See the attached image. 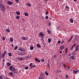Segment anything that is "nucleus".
Wrapping results in <instances>:
<instances>
[{
  "mask_svg": "<svg viewBox=\"0 0 79 79\" xmlns=\"http://www.w3.org/2000/svg\"><path fill=\"white\" fill-rule=\"evenodd\" d=\"M9 70L13 72L15 74H16V72H15L16 71V69L15 67H13V66H11L9 67Z\"/></svg>",
  "mask_w": 79,
  "mask_h": 79,
  "instance_id": "f257e3e1",
  "label": "nucleus"
},
{
  "mask_svg": "<svg viewBox=\"0 0 79 79\" xmlns=\"http://www.w3.org/2000/svg\"><path fill=\"white\" fill-rule=\"evenodd\" d=\"M0 8H1V10L2 11H5V10H6V7L5 6L2 4H0Z\"/></svg>",
  "mask_w": 79,
  "mask_h": 79,
  "instance_id": "f03ea898",
  "label": "nucleus"
},
{
  "mask_svg": "<svg viewBox=\"0 0 79 79\" xmlns=\"http://www.w3.org/2000/svg\"><path fill=\"white\" fill-rule=\"evenodd\" d=\"M45 36V34L44 33L41 32H40V33L39 34V37H40L41 38H44V37Z\"/></svg>",
  "mask_w": 79,
  "mask_h": 79,
  "instance_id": "7ed1b4c3",
  "label": "nucleus"
},
{
  "mask_svg": "<svg viewBox=\"0 0 79 79\" xmlns=\"http://www.w3.org/2000/svg\"><path fill=\"white\" fill-rule=\"evenodd\" d=\"M21 39L23 40H28V37H22Z\"/></svg>",
  "mask_w": 79,
  "mask_h": 79,
  "instance_id": "20e7f679",
  "label": "nucleus"
},
{
  "mask_svg": "<svg viewBox=\"0 0 79 79\" xmlns=\"http://www.w3.org/2000/svg\"><path fill=\"white\" fill-rule=\"evenodd\" d=\"M30 67L31 69L33 68H35V67H36L35 65H32V63H30Z\"/></svg>",
  "mask_w": 79,
  "mask_h": 79,
  "instance_id": "39448f33",
  "label": "nucleus"
},
{
  "mask_svg": "<svg viewBox=\"0 0 79 79\" xmlns=\"http://www.w3.org/2000/svg\"><path fill=\"white\" fill-rule=\"evenodd\" d=\"M7 4L9 5H13V3L12 2L10 1H8L7 2Z\"/></svg>",
  "mask_w": 79,
  "mask_h": 79,
  "instance_id": "423d86ee",
  "label": "nucleus"
},
{
  "mask_svg": "<svg viewBox=\"0 0 79 79\" xmlns=\"http://www.w3.org/2000/svg\"><path fill=\"white\" fill-rule=\"evenodd\" d=\"M38 79H45L44 77L42 75V74L39 77Z\"/></svg>",
  "mask_w": 79,
  "mask_h": 79,
  "instance_id": "0eeeda50",
  "label": "nucleus"
},
{
  "mask_svg": "<svg viewBox=\"0 0 79 79\" xmlns=\"http://www.w3.org/2000/svg\"><path fill=\"white\" fill-rule=\"evenodd\" d=\"M73 35H72L71 37H70V39L68 40V43H69V42H71V40H72V39H73Z\"/></svg>",
  "mask_w": 79,
  "mask_h": 79,
  "instance_id": "6e6552de",
  "label": "nucleus"
},
{
  "mask_svg": "<svg viewBox=\"0 0 79 79\" xmlns=\"http://www.w3.org/2000/svg\"><path fill=\"white\" fill-rule=\"evenodd\" d=\"M35 61L37 62H39V63H40V60H39L38 58L37 57L35 58Z\"/></svg>",
  "mask_w": 79,
  "mask_h": 79,
  "instance_id": "1a4fd4ad",
  "label": "nucleus"
},
{
  "mask_svg": "<svg viewBox=\"0 0 79 79\" xmlns=\"http://www.w3.org/2000/svg\"><path fill=\"white\" fill-rule=\"evenodd\" d=\"M73 73H74L75 74H77V73H79V70H73Z\"/></svg>",
  "mask_w": 79,
  "mask_h": 79,
  "instance_id": "9d476101",
  "label": "nucleus"
},
{
  "mask_svg": "<svg viewBox=\"0 0 79 79\" xmlns=\"http://www.w3.org/2000/svg\"><path fill=\"white\" fill-rule=\"evenodd\" d=\"M19 50L20 51V52L22 54H23L24 53V52L25 51V50Z\"/></svg>",
  "mask_w": 79,
  "mask_h": 79,
  "instance_id": "9b49d317",
  "label": "nucleus"
},
{
  "mask_svg": "<svg viewBox=\"0 0 79 79\" xmlns=\"http://www.w3.org/2000/svg\"><path fill=\"white\" fill-rule=\"evenodd\" d=\"M71 58L73 60H75V59H76V57L74 56H72L71 57Z\"/></svg>",
  "mask_w": 79,
  "mask_h": 79,
  "instance_id": "f8f14e48",
  "label": "nucleus"
},
{
  "mask_svg": "<svg viewBox=\"0 0 79 79\" xmlns=\"http://www.w3.org/2000/svg\"><path fill=\"white\" fill-rule=\"evenodd\" d=\"M76 43L74 44L73 45V46H72L70 50H72V49H73V48H74V47H75V46H76Z\"/></svg>",
  "mask_w": 79,
  "mask_h": 79,
  "instance_id": "ddd939ff",
  "label": "nucleus"
},
{
  "mask_svg": "<svg viewBox=\"0 0 79 79\" xmlns=\"http://www.w3.org/2000/svg\"><path fill=\"white\" fill-rule=\"evenodd\" d=\"M25 58H26V59L28 60V59H30V58H31V57L30 56H26Z\"/></svg>",
  "mask_w": 79,
  "mask_h": 79,
  "instance_id": "4468645a",
  "label": "nucleus"
},
{
  "mask_svg": "<svg viewBox=\"0 0 79 79\" xmlns=\"http://www.w3.org/2000/svg\"><path fill=\"white\" fill-rule=\"evenodd\" d=\"M64 46L62 45L60 46V48L61 50H62V49H64Z\"/></svg>",
  "mask_w": 79,
  "mask_h": 79,
  "instance_id": "2eb2a0df",
  "label": "nucleus"
},
{
  "mask_svg": "<svg viewBox=\"0 0 79 79\" xmlns=\"http://www.w3.org/2000/svg\"><path fill=\"white\" fill-rule=\"evenodd\" d=\"M48 43L50 44V42H51V41H52V40H51V39H50V38H48Z\"/></svg>",
  "mask_w": 79,
  "mask_h": 79,
  "instance_id": "dca6fc26",
  "label": "nucleus"
},
{
  "mask_svg": "<svg viewBox=\"0 0 79 79\" xmlns=\"http://www.w3.org/2000/svg\"><path fill=\"white\" fill-rule=\"evenodd\" d=\"M70 22H71V23H73L74 22V20L72 19H70Z\"/></svg>",
  "mask_w": 79,
  "mask_h": 79,
  "instance_id": "f3484780",
  "label": "nucleus"
},
{
  "mask_svg": "<svg viewBox=\"0 0 79 79\" xmlns=\"http://www.w3.org/2000/svg\"><path fill=\"white\" fill-rule=\"evenodd\" d=\"M7 65L8 66H11V63H10V62H8L7 63Z\"/></svg>",
  "mask_w": 79,
  "mask_h": 79,
  "instance_id": "a211bd4d",
  "label": "nucleus"
},
{
  "mask_svg": "<svg viewBox=\"0 0 79 79\" xmlns=\"http://www.w3.org/2000/svg\"><path fill=\"white\" fill-rule=\"evenodd\" d=\"M13 41V39L12 38H11L10 39V42H12Z\"/></svg>",
  "mask_w": 79,
  "mask_h": 79,
  "instance_id": "6ab92c4d",
  "label": "nucleus"
},
{
  "mask_svg": "<svg viewBox=\"0 0 79 79\" xmlns=\"http://www.w3.org/2000/svg\"><path fill=\"white\" fill-rule=\"evenodd\" d=\"M16 14L17 15H20V12H19L16 11Z\"/></svg>",
  "mask_w": 79,
  "mask_h": 79,
  "instance_id": "aec40b11",
  "label": "nucleus"
},
{
  "mask_svg": "<svg viewBox=\"0 0 79 79\" xmlns=\"http://www.w3.org/2000/svg\"><path fill=\"white\" fill-rule=\"evenodd\" d=\"M6 31H7L8 33H9V32H10V30L9 29H6Z\"/></svg>",
  "mask_w": 79,
  "mask_h": 79,
  "instance_id": "412c9836",
  "label": "nucleus"
},
{
  "mask_svg": "<svg viewBox=\"0 0 79 79\" xmlns=\"http://www.w3.org/2000/svg\"><path fill=\"white\" fill-rule=\"evenodd\" d=\"M24 15L25 16H29V15L28 14V13H25Z\"/></svg>",
  "mask_w": 79,
  "mask_h": 79,
  "instance_id": "4be33fe9",
  "label": "nucleus"
},
{
  "mask_svg": "<svg viewBox=\"0 0 79 79\" xmlns=\"http://www.w3.org/2000/svg\"><path fill=\"white\" fill-rule=\"evenodd\" d=\"M9 74L10 75V76H13V73L12 72H10Z\"/></svg>",
  "mask_w": 79,
  "mask_h": 79,
  "instance_id": "5701e85b",
  "label": "nucleus"
},
{
  "mask_svg": "<svg viewBox=\"0 0 79 79\" xmlns=\"http://www.w3.org/2000/svg\"><path fill=\"white\" fill-rule=\"evenodd\" d=\"M24 58H22L21 57L20 58V61H22V60H24Z\"/></svg>",
  "mask_w": 79,
  "mask_h": 79,
  "instance_id": "b1692460",
  "label": "nucleus"
},
{
  "mask_svg": "<svg viewBox=\"0 0 79 79\" xmlns=\"http://www.w3.org/2000/svg\"><path fill=\"white\" fill-rule=\"evenodd\" d=\"M75 39H76L77 40L78 39H79V37H78V36L77 35H76L75 37Z\"/></svg>",
  "mask_w": 79,
  "mask_h": 79,
  "instance_id": "393cba45",
  "label": "nucleus"
},
{
  "mask_svg": "<svg viewBox=\"0 0 79 79\" xmlns=\"http://www.w3.org/2000/svg\"><path fill=\"white\" fill-rule=\"evenodd\" d=\"M26 5L28 6H31V5L28 3L26 4Z\"/></svg>",
  "mask_w": 79,
  "mask_h": 79,
  "instance_id": "a878e982",
  "label": "nucleus"
},
{
  "mask_svg": "<svg viewBox=\"0 0 79 79\" xmlns=\"http://www.w3.org/2000/svg\"><path fill=\"white\" fill-rule=\"evenodd\" d=\"M37 47L39 48L41 47V46L40 44H37Z\"/></svg>",
  "mask_w": 79,
  "mask_h": 79,
  "instance_id": "bb28decb",
  "label": "nucleus"
},
{
  "mask_svg": "<svg viewBox=\"0 0 79 79\" xmlns=\"http://www.w3.org/2000/svg\"><path fill=\"white\" fill-rule=\"evenodd\" d=\"M16 19H19V16H17L16 17Z\"/></svg>",
  "mask_w": 79,
  "mask_h": 79,
  "instance_id": "cd10ccee",
  "label": "nucleus"
},
{
  "mask_svg": "<svg viewBox=\"0 0 79 79\" xmlns=\"http://www.w3.org/2000/svg\"><path fill=\"white\" fill-rule=\"evenodd\" d=\"M78 47H79V45H77L76 46V50H78Z\"/></svg>",
  "mask_w": 79,
  "mask_h": 79,
  "instance_id": "c85d7f7f",
  "label": "nucleus"
},
{
  "mask_svg": "<svg viewBox=\"0 0 79 79\" xmlns=\"http://www.w3.org/2000/svg\"><path fill=\"white\" fill-rule=\"evenodd\" d=\"M45 74L46 75V76H48V73H47V72L46 71L45 72Z\"/></svg>",
  "mask_w": 79,
  "mask_h": 79,
  "instance_id": "c756f323",
  "label": "nucleus"
},
{
  "mask_svg": "<svg viewBox=\"0 0 79 79\" xmlns=\"http://www.w3.org/2000/svg\"><path fill=\"white\" fill-rule=\"evenodd\" d=\"M8 55L9 56H11V53L10 52H9Z\"/></svg>",
  "mask_w": 79,
  "mask_h": 79,
  "instance_id": "7c9ffc66",
  "label": "nucleus"
},
{
  "mask_svg": "<svg viewBox=\"0 0 79 79\" xmlns=\"http://www.w3.org/2000/svg\"><path fill=\"white\" fill-rule=\"evenodd\" d=\"M25 69H29V67L27 66H26L25 67Z\"/></svg>",
  "mask_w": 79,
  "mask_h": 79,
  "instance_id": "2f4dec72",
  "label": "nucleus"
},
{
  "mask_svg": "<svg viewBox=\"0 0 79 79\" xmlns=\"http://www.w3.org/2000/svg\"><path fill=\"white\" fill-rule=\"evenodd\" d=\"M41 62H44V61H45V60H44V59H41Z\"/></svg>",
  "mask_w": 79,
  "mask_h": 79,
  "instance_id": "473e14b6",
  "label": "nucleus"
},
{
  "mask_svg": "<svg viewBox=\"0 0 79 79\" xmlns=\"http://www.w3.org/2000/svg\"><path fill=\"white\" fill-rule=\"evenodd\" d=\"M63 65L64 66V68H66V65H65V64H63Z\"/></svg>",
  "mask_w": 79,
  "mask_h": 79,
  "instance_id": "72a5a7b5",
  "label": "nucleus"
},
{
  "mask_svg": "<svg viewBox=\"0 0 79 79\" xmlns=\"http://www.w3.org/2000/svg\"><path fill=\"white\" fill-rule=\"evenodd\" d=\"M51 24H52V22H49L48 25H49V26H51Z\"/></svg>",
  "mask_w": 79,
  "mask_h": 79,
  "instance_id": "f704fd0d",
  "label": "nucleus"
},
{
  "mask_svg": "<svg viewBox=\"0 0 79 79\" xmlns=\"http://www.w3.org/2000/svg\"><path fill=\"white\" fill-rule=\"evenodd\" d=\"M5 54H3L2 56V58H3L4 57H5Z\"/></svg>",
  "mask_w": 79,
  "mask_h": 79,
  "instance_id": "c9c22d12",
  "label": "nucleus"
},
{
  "mask_svg": "<svg viewBox=\"0 0 79 79\" xmlns=\"http://www.w3.org/2000/svg\"><path fill=\"white\" fill-rule=\"evenodd\" d=\"M30 50H33L34 49V48L32 47H31L30 48Z\"/></svg>",
  "mask_w": 79,
  "mask_h": 79,
  "instance_id": "e433bc0d",
  "label": "nucleus"
},
{
  "mask_svg": "<svg viewBox=\"0 0 79 79\" xmlns=\"http://www.w3.org/2000/svg\"><path fill=\"white\" fill-rule=\"evenodd\" d=\"M48 11H47L45 13V15H48Z\"/></svg>",
  "mask_w": 79,
  "mask_h": 79,
  "instance_id": "4c0bfd02",
  "label": "nucleus"
},
{
  "mask_svg": "<svg viewBox=\"0 0 79 79\" xmlns=\"http://www.w3.org/2000/svg\"><path fill=\"white\" fill-rule=\"evenodd\" d=\"M18 46H17L15 47L14 49H15V50H17V48H18Z\"/></svg>",
  "mask_w": 79,
  "mask_h": 79,
  "instance_id": "58836bf2",
  "label": "nucleus"
},
{
  "mask_svg": "<svg viewBox=\"0 0 79 79\" xmlns=\"http://www.w3.org/2000/svg\"><path fill=\"white\" fill-rule=\"evenodd\" d=\"M48 34H50V33H51V32H50V30H48Z\"/></svg>",
  "mask_w": 79,
  "mask_h": 79,
  "instance_id": "ea45409f",
  "label": "nucleus"
},
{
  "mask_svg": "<svg viewBox=\"0 0 79 79\" xmlns=\"http://www.w3.org/2000/svg\"><path fill=\"white\" fill-rule=\"evenodd\" d=\"M41 42H44V38H41Z\"/></svg>",
  "mask_w": 79,
  "mask_h": 79,
  "instance_id": "a19ab883",
  "label": "nucleus"
},
{
  "mask_svg": "<svg viewBox=\"0 0 79 79\" xmlns=\"http://www.w3.org/2000/svg\"><path fill=\"white\" fill-rule=\"evenodd\" d=\"M47 64L48 67L50 66V62L48 63Z\"/></svg>",
  "mask_w": 79,
  "mask_h": 79,
  "instance_id": "79ce46f5",
  "label": "nucleus"
},
{
  "mask_svg": "<svg viewBox=\"0 0 79 79\" xmlns=\"http://www.w3.org/2000/svg\"><path fill=\"white\" fill-rule=\"evenodd\" d=\"M2 40H5V38L3 36L2 37Z\"/></svg>",
  "mask_w": 79,
  "mask_h": 79,
  "instance_id": "37998d69",
  "label": "nucleus"
},
{
  "mask_svg": "<svg viewBox=\"0 0 79 79\" xmlns=\"http://www.w3.org/2000/svg\"><path fill=\"white\" fill-rule=\"evenodd\" d=\"M19 50H24V48H22L21 47H20L19 49Z\"/></svg>",
  "mask_w": 79,
  "mask_h": 79,
  "instance_id": "c03bdc74",
  "label": "nucleus"
},
{
  "mask_svg": "<svg viewBox=\"0 0 79 79\" xmlns=\"http://www.w3.org/2000/svg\"><path fill=\"white\" fill-rule=\"evenodd\" d=\"M65 77H66V78L67 79L68 77V75L66 74L65 75Z\"/></svg>",
  "mask_w": 79,
  "mask_h": 79,
  "instance_id": "a18cd8bd",
  "label": "nucleus"
},
{
  "mask_svg": "<svg viewBox=\"0 0 79 79\" xmlns=\"http://www.w3.org/2000/svg\"><path fill=\"white\" fill-rule=\"evenodd\" d=\"M53 58H56V55H54L53 56Z\"/></svg>",
  "mask_w": 79,
  "mask_h": 79,
  "instance_id": "49530a36",
  "label": "nucleus"
},
{
  "mask_svg": "<svg viewBox=\"0 0 79 79\" xmlns=\"http://www.w3.org/2000/svg\"><path fill=\"white\" fill-rule=\"evenodd\" d=\"M67 52H68V50H65V54H66L67 53Z\"/></svg>",
  "mask_w": 79,
  "mask_h": 79,
  "instance_id": "de8ad7c7",
  "label": "nucleus"
},
{
  "mask_svg": "<svg viewBox=\"0 0 79 79\" xmlns=\"http://www.w3.org/2000/svg\"><path fill=\"white\" fill-rule=\"evenodd\" d=\"M0 79H3V77L2 76H0Z\"/></svg>",
  "mask_w": 79,
  "mask_h": 79,
  "instance_id": "09e8293b",
  "label": "nucleus"
},
{
  "mask_svg": "<svg viewBox=\"0 0 79 79\" xmlns=\"http://www.w3.org/2000/svg\"><path fill=\"white\" fill-rule=\"evenodd\" d=\"M45 18L46 19H47L48 18V16H46Z\"/></svg>",
  "mask_w": 79,
  "mask_h": 79,
  "instance_id": "8fccbe9b",
  "label": "nucleus"
},
{
  "mask_svg": "<svg viewBox=\"0 0 79 79\" xmlns=\"http://www.w3.org/2000/svg\"><path fill=\"white\" fill-rule=\"evenodd\" d=\"M48 0H49V1H50V0H44L45 2H47V1H48Z\"/></svg>",
  "mask_w": 79,
  "mask_h": 79,
  "instance_id": "3c124183",
  "label": "nucleus"
},
{
  "mask_svg": "<svg viewBox=\"0 0 79 79\" xmlns=\"http://www.w3.org/2000/svg\"><path fill=\"white\" fill-rule=\"evenodd\" d=\"M60 42H61V41H60V40H59L58 42V44H60Z\"/></svg>",
  "mask_w": 79,
  "mask_h": 79,
  "instance_id": "603ef678",
  "label": "nucleus"
},
{
  "mask_svg": "<svg viewBox=\"0 0 79 79\" xmlns=\"http://www.w3.org/2000/svg\"><path fill=\"white\" fill-rule=\"evenodd\" d=\"M65 8H68V9H69V7L68 6H66Z\"/></svg>",
  "mask_w": 79,
  "mask_h": 79,
  "instance_id": "864d4df0",
  "label": "nucleus"
},
{
  "mask_svg": "<svg viewBox=\"0 0 79 79\" xmlns=\"http://www.w3.org/2000/svg\"><path fill=\"white\" fill-rule=\"evenodd\" d=\"M5 59H4V58H3L2 60L3 62H5Z\"/></svg>",
  "mask_w": 79,
  "mask_h": 79,
  "instance_id": "5fc2aeb1",
  "label": "nucleus"
},
{
  "mask_svg": "<svg viewBox=\"0 0 79 79\" xmlns=\"http://www.w3.org/2000/svg\"><path fill=\"white\" fill-rule=\"evenodd\" d=\"M64 40H63L62 42L61 43V44H63L64 43Z\"/></svg>",
  "mask_w": 79,
  "mask_h": 79,
  "instance_id": "6e6d98bb",
  "label": "nucleus"
},
{
  "mask_svg": "<svg viewBox=\"0 0 79 79\" xmlns=\"http://www.w3.org/2000/svg\"><path fill=\"white\" fill-rule=\"evenodd\" d=\"M15 2H19V0H15Z\"/></svg>",
  "mask_w": 79,
  "mask_h": 79,
  "instance_id": "4d7b16f0",
  "label": "nucleus"
},
{
  "mask_svg": "<svg viewBox=\"0 0 79 79\" xmlns=\"http://www.w3.org/2000/svg\"><path fill=\"white\" fill-rule=\"evenodd\" d=\"M67 69H70V67H69V66L68 67Z\"/></svg>",
  "mask_w": 79,
  "mask_h": 79,
  "instance_id": "13d9d810",
  "label": "nucleus"
},
{
  "mask_svg": "<svg viewBox=\"0 0 79 79\" xmlns=\"http://www.w3.org/2000/svg\"><path fill=\"white\" fill-rule=\"evenodd\" d=\"M73 1L74 2H76L77 1V0H74Z\"/></svg>",
  "mask_w": 79,
  "mask_h": 79,
  "instance_id": "bf43d9fd",
  "label": "nucleus"
},
{
  "mask_svg": "<svg viewBox=\"0 0 79 79\" xmlns=\"http://www.w3.org/2000/svg\"><path fill=\"white\" fill-rule=\"evenodd\" d=\"M56 72L57 73H59V71L58 70H56Z\"/></svg>",
  "mask_w": 79,
  "mask_h": 79,
  "instance_id": "052dcab7",
  "label": "nucleus"
},
{
  "mask_svg": "<svg viewBox=\"0 0 79 79\" xmlns=\"http://www.w3.org/2000/svg\"><path fill=\"white\" fill-rule=\"evenodd\" d=\"M59 73H61V71H59Z\"/></svg>",
  "mask_w": 79,
  "mask_h": 79,
  "instance_id": "680f3d73",
  "label": "nucleus"
},
{
  "mask_svg": "<svg viewBox=\"0 0 79 79\" xmlns=\"http://www.w3.org/2000/svg\"><path fill=\"white\" fill-rule=\"evenodd\" d=\"M17 58H18V60H20V58L18 57Z\"/></svg>",
  "mask_w": 79,
  "mask_h": 79,
  "instance_id": "e2e57ef3",
  "label": "nucleus"
},
{
  "mask_svg": "<svg viewBox=\"0 0 79 79\" xmlns=\"http://www.w3.org/2000/svg\"><path fill=\"white\" fill-rule=\"evenodd\" d=\"M60 53H62V51H61L60 52Z\"/></svg>",
  "mask_w": 79,
  "mask_h": 79,
  "instance_id": "0e129e2a",
  "label": "nucleus"
},
{
  "mask_svg": "<svg viewBox=\"0 0 79 79\" xmlns=\"http://www.w3.org/2000/svg\"><path fill=\"white\" fill-rule=\"evenodd\" d=\"M65 50H68V48H66Z\"/></svg>",
  "mask_w": 79,
  "mask_h": 79,
  "instance_id": "69168bd1",
  "label": "nucleus"
},
{
  "mask_svg": "<svg viewBox=\"0 0 79 79\" xmlns=\"http://www.w3.org/2000/svg\"><path fill=\"white\" fill-rule=\"evenodd\" d=\"M78 50H75V52H77V51H78Z\"/></svg>",
  "mask_w": 79,
  "mask_h": 79,
  "instance_id": "338daca9",
  "label": "nucleus"
},
{
  "mask_svg": "<svg viewBox=\"0 0 79 79\" xmlns=\"http://www.w3.org/2000/svg\"><path fill=\"white\" fill-rule=\"evenodd\" d=\"M68 56H70V54H68Z\"/></svg>",
  "mask_w": 79,
  "mask_h": 79,
  "instance_id": "774afa93",
  "label": "nucleus"
}]
</instances>
